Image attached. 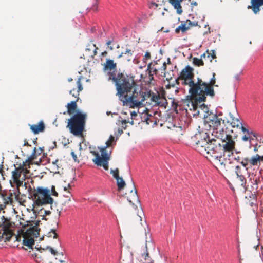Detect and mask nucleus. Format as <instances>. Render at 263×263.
I'll list each match as a JSON object with an SVG mask.
<instances>
[{"label": "nucleus", "mask_w": 263, "mask_h": 263, "mask_svg": "<svg viewBox=\"0 0 263 263\" xmlns=\"http://www.w3.org/2000/svg\"><path fill=\"white\" fill-rule=\"evenodd\" d=\"M205 57H206L205 53H203V54L201 55V57L205 58Z\"/></svg>", "instance_id": "63"}, {"label": "nucleus", "mask_w": 263, "mask_h": 263, "mask_svg": "<svg viewBox=\"0 0 263 263\" xmlns=\"http://www.w3.org/2000/svg\"><path fill=\"white\" fill-rule=\"evenodd\" d=\"M20 168H22V174L24 175V179H25L26 175L29 173V165H28V163H26L25 162H23V165L22 166H19Z\"/></svg>", "instance_id": "30"}, {"label": "nucleus", "mask_w": 263, "mask_h": 263, "mask_svg": "<svg viewBox=\"0 0 263 263\" xmlns=\"http://www.w3.org/2000/svg\"><path fill=\"white\" fill-rule=\"evenodd\" d=\"M193 63L195 65L197 66L204 65V62L202 60L198 58H194L193 59Z\"/></svg>", "instance_id": "33"}, {"label": "nucleus", "mask_w": 263, "mask_h": 263, "mask_svg": "<svg viewBox=\"0 0 263 263\" xmlns=\"http://www.w3.org/2000/svg\"><path fill=\"white\" fill-rule=\"evenodd\" d=\"M235 170H235V173H236L237 176L240 175L239 174L240 173V166H236V167H235Z\"/></svg>", "instance_id": "51"}, {"label": "nucleus", "mask_w": 263, "mask_h": 263, "mask_svg": "<svg viewBox=\"0 0 263 263\" xmlns=\"http://www.w3.org/2000/svg\"><path fill=\"white\" fill-rule=\"evenodd\" d=\"M115 144V137L112 135H110L109 139L106 142V146L103 147H98L101 155H100L98 152L92 151L90 153L95 156L92 161L95 164L99 166H102L105 170L109 168L108 162L110 159L111 151L108 152L107 148L111 146L112 144Z\"/></svg>", "instance_id": "4"}, {"label": "nucleus", "mask_w": 263, "mask_h": 263, "mask_svg": "<svg viewBox=\"0 0 263 263\" xmlns=\"http://www.w3.org/2000/svg\"><path fill=\"white\" fill-rule=\"evenodd\" d=\"M119 171L118 168H116L115 170H111L110 173L112 174L114 177L116 179L117 178H119L120 177L119 175Z\"/></svg>", "instance_id": "37"}, {"label": "nucleus", "mask_w": 263, "mask_h": 263, "mask_svg": "<svg viewBox=\"0 0 263 263\" xmlns=\"http://www.w3.org/2000/svg\"><path fill=\"white\" fill-rule=\"evenodd\" d=\"M45 214L46 215H50L51 214V212L50 211H47V210H45Z\"/></svg>", "instance_id": "56"}, {"label": "nucleus", "mask_w": 263, "mask_h": 263, "mask_svg": "<svg viewBox=\"0 0 263 263\" xmlns=\"http://www.w3.org/2000/svg\"><path fill=\"white\" fill-rule=\"evenodd\" d=\"M135 220L137 221H139L140 222V223L141 225H143L142 224V217L141 215H139V214H137L136 217H135Z\"/></svg>", "instance_id": "42"}, {"label": "nucleus", "mask_w": 263, "mask_h": 263, "mask_svg": "<svg viewBox=\"0 0 263 263\" xmlns=\"http://www.w3.org/2000/svg\"><path fill=\"white\" fill-rule=\"evenodd\" d=\"M125 57L128 61H130L133 58L132 51L130 49H127L125 52H122L118 57V58Z\"/></svg>", "instance_id": "27"}, {"label": "nucleus", "mask_w": 263, "mask_h": 263, "mask_svg": "<svg viewBox=\"0 0 263 263\" xmlns=\"http://www.w3.org/2000/svg\"><path fill=\"white\" fill-rule=\"evenodd\" d=\"M112 43V41L111 40H109L107 42H106V45L108 47V48L110 50H113L114 48L110 46L111 44Z\"/></svg>", "instance_id": "49"}, {"label": "nucleus", "mask_w": 263, "mask_h": 263, "mask_svg": "<svg viewBox=\"0 0 263 263\" xmlns=\"http://www.w3.org/2000/svg\"><path fill=\"white\" fill-rule=\"evenodd\" d=\"M2 167H3V166H2L1 167L0 166V173H1L2 172H3V169H2Z\"/></svg>", "instance_id": "62"}, {"label": "nucleus", "mask_w": 263, "mask_h": 263, "mask_svg": "<svg viewBox=\"0 0 263 263\" xmlns=\"http://www.w3.org/2000/svg\"><path fill=\"white\" fill-rule=\"evenodd\" d=\"M190 22V24H188L189 26V29L192 27H194V26H196L197 25H198V23L197 22H192L191 20H187L186 21V23H189Z\"/></svg>", "instance_id": "41"}, {"label": "nucleus", "mask_w": 263, "mask_h": 263, "mask_svg": "<svg viewBox=\"0 0 263 263\" xmlns=\"http://www.w3.org/2000/svg\"><path fill=\"white\" fill-rule=\"evenodd\" d=\"M57 212L58 213V215L60 216V213H61V211H59V210H57Z\"/></svg>", "instance_id": "64"}, {"label": "nucleus", "mask_w": 263, "mask_h": 263, "mask_svg": "<svg viewBox=\"0 0 263 263\" xmlns=\"http://www.w3.org/2000/svg\"><path fill=\"white\" fill-rule=\"evenodd\" d=\"M251 5L248 6V9H251L254 14H257L263 8V0H250Z\"/></svg>", "instance_id": "15"}, {"label": "nucleus", "mask_w": 263, "mask_h": 263, "mask_svg": "<svg viewBox=\"0 0 263 263\" xmlns=\"http://www.w3.org/2000/svg\"><path fill=\"white\" fill-rule=\"evenodd\" d=\"M118 124L119 125L121 126V127L123 129H126L127 128V122H126V119L122 120H119L118 121Z\"/></svg>", "instance_id": "35"}, {"label": "nucleus", "mask_w": 263, "mask_h": 263, "mask_svg": "<svg viewBox=\"0 0 263 263\" xmlns=\"http://www.w3.org/2000/svg\"><path fill=\"white\" fill-rule=\"evenodd\" d=\"M46 249H49L51 253L54 255H57L58 252L54 250L52 247L47 246Z\"/></svg>", "instance_id": "43"}, {"label": "nucleus", "mask_w": 263, "mask_h": 263, "mask_svg": "<svg viewBox=\"0 0 263 263\" xmlns=\"http://www.w3.org/2000/svg\"><path fill=\"white\" fill-rule=\"evenodd\" d=\"M131 119H136V118L138 116L137 112L135 111H130Z\"/></svg>", "instance_id": "48"}, {"label": "nucleus", "mask_w": 263, "mask_h": 263, "mask_svg": "<svg viewBox=\"0 0 263 263\" xmlns=\"http://www.w3.org/2000/svg\"><path fill=\"white\" fill-rule=\"evenodd\" d=\"M193 71V68L189 65L185 66L181 70L178 79L181 81L182 85L189 87V93L194 106L198 103L204 102L208 96L213 97L215 96L214 86L217 87L218 85L216 84L215 73H212V78L209 82L199 78L194 82Z\"/></svg>", "instance_id": "1"}, {"label": "nucleus", "mask_w": 263, "mask_h": 263, "mask_svg": "<svg viewBox=\"0 0 263 263\" xmlns=\"http://www.w3.org/2000/svg\"><path fill=\"white\" fill-rule=\"evenodd\" d=\"M23 241V245L28 247H32L34 243V241L33 238L27 239L24 238Z\"/></svg>", "instance_id": "32"}, {"label": "nucleus", "mask_w": 263, "mask_h": 263, "mask_svg": "<svg viewBox=\"0 0 263 263\" xmlns=\"http://www.w3.org/2000/svg\"><path fill=\"white\" fill-rule=\"evenodd\" d=\"M206 121L209 124L211 127L213 128V130L221 127V122L224 123V120L219 118L216 115H210L205 117Z\"/></svg>", "instance_id": "12"}, {"label": "nucleus", "mask_w": 263, "mask_h": 263, "mask_svg": "<svg viewBox=\"0 0 263 263\" xmlns=\"http://www.w3.org/2000/svg\"><path fill=\"white\" fill-rule=\"evenodd\" d=\"M242 132L244 133V135L242 137V140L245 141H249L251 144L252 141L255 138L257 141L261 140L258 139V134L252 130H249L245 127H241V128Z\"/></svg>", "instance_id": "13"}, {"label": "nucleus", "mask_w": 263, "mask_h": 263, "mask_svg": "<svg viewBox=\"0 0 263 263\" xmlns=\"http://www.w3.org/2000/svg\"><path fill=\"white\" fill-rule=\"evenodd\" d=\"M133 184V189L130 192L129 195L127 196V200L129 203H132L133 205L135 204H139V200L137 194V191L135 188V184L132 180Z\"/></svg>", "instance_id": "17"}, {"label": "nucleus", "mask_w": 263, "mask_h": 263, "mask_svg": "<svg viewBox=\"0 0 263 263\" xmlns=\"http://www.w3.org/2000/svg\"><path fill=\"white\" fill-rule=\"evenodd\" d=\"M237 177L240 181V185L243 186L246 183V180L245 177L242 175H237Z\"/></svg>", "instance_id": "39"}, {"label": "nucleus", "mask_w": 263, "mask_h": 263, "mask_svg": "<svg viewBox=\"0 0 263 263\" xmlns=\"http://www.w3.org/2000/svg\"><path fill=\"white\" fill-rule=\"evenodd\" d=\"M47 236L48 237H53L54 239H57L58 237V235L57 234L55 229H51L50 231L47 233Z\"/></svg>", "instance_id": "34"}, {"label": "nucleus", "mask_w": 263, "mask_h": 263, "mask_svg": "<svg viewBox=\"0 0 263 263\" xmlns=\"http://www.w3.org/2000/svg\"><path fill=\"white\" fill-rule=\"evenodd\" d=\"M86 118V114L78 111L68 120L67 127L74 135H81L84 129Z\"/></svg>", "instance_id": "7"}, {"label": "nucleus", "mask_w": 263, "mask_h": 263, "mask_svg": "<svg viewBox=\"0 0 263 263\" xmlns=\"http://www.w3.org/2000/svg\"><path fill=\"white\" fill-rule=\"evenodd\" d=\"M88 47H87L86 49V51H89L92 50V53L90 56L92 58H93L97 54V50L98 49V48L96 46V44H94L93 43L89 44Z\"/></svg>", "instance_id": "26"}, {"label": "nucleus", "mask_w": 263, "mask_h": 263, "mask_svg": "<svg viewBox=\"0 0 263 263\" xmlns=\"http://www.w3.org/2000/svg\"><path fill=\"white\" fill-rule=\"evenodd\" d=\"M14 222H11L4 216L2 217V222H0V240L4 239L5 242L9 241L11 238L14 237L15 241H21L22 235H14L12 230V228L14 227Z\"/></svg>", "instance_id": "8"}, {"label": "nucleus", "mask_w": 263, "mask_h": 263, "mask_svg": "<svg viewBox=\"0 0 263 263\" xmlns=\"http://www.w3.org/2000/svg\"><path fill=\"white\" fill-rule=\"evenodd\" d=\"M167 62L166 64H171V59L170 58H167Z\"/></svg>", "instance_id": "59"}, {"label": "nucleus", "mask_w": 263, "mask_h": 263, "mask_svg": "<svg viewBox=\"0 0 263 263\" xmlns=\"http://www.w3.org/2000/svg\"><path fill=\"white\" fill-rule=\"evenodd\" d=\"M142 257L144 259V263H153V260L149 256L146 246V252L142 254Z\"/></svg>", "instance_id": "29"}, {"label": "nucleus", "mask_w": 263, "mask_h": 263, "mask_svg": "<svg viewBox=\"0 0 263 263\" xmlns=\"http://www.w3.org/2000/svg\"><path fill=\"white\" fill-rule=\"evenodd\" d=\"M206 149L205 156L211 159L218 166H224L226 162V158L222 156V150L221 144L219 141L215 139L209 140V144Z\"/></svg>", "instance_id": "5"}, {"label": "nucleus", "mask_w": 263, "mask_h": 263, "mask_svg": "<svg viewBox=\"0 0 263 263\" xmlns=\"http://www.w3.org/2000/svg\"><path fill=\"white\" fill-rule=\"evenodd\" d=\"M231 117L232 118V121H231L230 124L232 127H236L237 128L241 129V127H243L241 122L238 118H234L233 116H231Z\"/></svg>", "instance_id": "25"}, {"label": "nucleus", "mask_w": 263, "mask_h": 263, "mask_svg": "<svg viewBox=\"0 0 263 263\" xmlns=\"http://www.w3.org/2000/svg\"><path fill=\"white\" fill-rule=\"evenodd\" d=\"M235 79H236V80H238H238H239V76H238V75H236V76H235Z\"/></svg>", "instance_id": "60"}, {"label": "nucleus", "mask_w": 263, "mask_h": 263, "mask_svg": "<svg viewBox=\"0 0 263 263\" xmlns=\"http://www.w3.org/2000/svg\"><path fill=\"white\" fill-rule=\"evenodd\" d=\"M211 52L212 53H209L208 51H207L208 53V58H210V61L212 62V59H215L216 58V55L214 53V50H211Z\"/></svg>", "instance_id": "38"}, {"label": "nucleus", "mask_w": 263, "mask_h": 263, "mask_svg": "<svg viewBox=\"0 0 263 263\" xmlns=\"http://www.w3.org/2000/svg\"><path fill=\"white\" fill-rule=\"evenodd\" d=\"M43 151L44 150L42 148L40 147L38 149H37L36 147L34 148L32 153L26 160V163H28L29 168H30V165L33 164H35L38 165L41 164L42 158H38L37 157L39 156L42 154Z\"/></svg>", "instance_id": "10"}, {"label": "nucleus", "mask_w": 263, "mask_h": 263, "mask_svg": "<svg viewBox=\"0 0 263 263\" xmlns=\"http://www.w3.org/2000/svg\"><path fill=\"white\" fill-rule=\"evenodd\" d=\"M254 186H253V189H252L253 190H255L256 191L257 190V188H258V184H257V181L256 180H254Z\"/></svg>", "instance_id": "50"}, {"label": "nucleus", "mask_w": 263, "mask_h": 263, "mask_svg": "<svg viewBox=\"0 0 263 263\" xmlns=\"http://www.w3.org/2000/svg\"><path fill=\"white\" fill-rule=\"evenodd\" d=\"M126 122H127V123H129L132 125L134 124V119H131L130 121L129 120H126Z\"/></svg>", "instance_id": "52"}, {"label": "nucleus", "mask_w": 263, "mask_h": 263, "mask_svg": "<svg viewBox=\"0 0 263 263\" xmlns=\"http://www.w3.org/2000/svg\"><path fill=\"white\" fill-rule=\"evenodd\" d=\"M123 129L122 128H119L118 130V133L120 134V135H121L123 133Z\"/></svg>", "instance_id": "55"}, {"label": "nucleus", "mask_w": 263, "mask_h": 263, "mask_svg": "<svg viewBox=\"0 0 263 263\" xmlns=\"http://www.w3.org/2000/svg\"><path fill=\"white\" fill-rule=\"evenodd\" d=\"M51 194L53 196L57 197L58 196V193L55 191V188L54 185L51 186Z\"/></svg>", "instance_id": "46"}, {"label": "nucleus", "mask_w": 263, "mask_h": 263, "mask_svg": "<svg viewBox=\"0 0 263 263\" xmlns=\"http://www.w3.org/2000/svg\"><path fill=\"white\" fill-rule=\"evenodd\" d=\"M254 152H257L258 151V148L257 147V144H256V145L255 146L254 148Z\"/></svg>", "instance_id": "58"}, {"label": "nucleus", "mask_w": 263, "mask_h": 263, "mask_svg": "<svg viewBox=\"0 0 263 263\" xmlns=\"http://www.w3.org/2000/svg\"><path fill=\"white\" fill-rule=\"evenodd\" d=\"M231 154L233 155L234 160H236L237 162H240L242 157H241L239 156L234 155H233V153L232 152L231 153Z\"/></svg>", "instance_id": "47"}, {"label": "nucleus", "mask_w": 263, "mask_h": 263, "mask_svg": "<svg viewBox=\"0 0 263 263\" xmlns=\"http://www.w3.org/2000/svg\"><path fill=\"white\" fill-rule=\"evenodd\" d=\"M166 63L165 62H162L160 60H153L147 65V68L146 72H147L148 76L143 77V74L141 75V78L143 79V81L148 84H151L152 81L154 80V75H157L159 71H160L163 77H166V79H172V76L169 72L166 71Z\"/></svg>", "instance_id": "3"}, {"label": "nucleus", "mask_w": 263, "mask_h": 263, "mask_svg": "<svg viewBox=\"0 0 263 263\" xmlns=\"http://www.w3.org/2000/svg\"><path fill=\"white\" fill-rule=\"evenodd\" d=\"M212 135L221 140H224L231 136L230 133L224 130L222 127L216 129L215 130H213Z\"/></svg>", "instance_id": "16"}, {"label": "nucleus", "mask_w": 263, "mask_h": 263, "mask_svg": "<svg viewBox=\"0 0 263 263\" xmlns=\"http://www.w3.org/2000/svg\"><path fill=\"white\" fill-rule=\"evenodd\" d=\"M183 0H169V2L173 6L174 8L176 10L177 13L181 14L182 13V7L180 3Z\"/></svg>", "instance_id": "24"}, {"label": "nucleus", "mask_w": 263, "mask_h": 263, "mask_svg": "<svg viewBox=\"0 0 263 263\" xmlns=\"http://www.w3.org/2000/svg\"><path fill=\"white\" fill-rule=\"evenodd\" d=\"M31 131L34 134H37L40 132H42L45 129V125L43 121H40L38 124H32L30 125Z\"/></svg>", "instance_id": "21"}, {"label": "nucleus", "mask_w": 263, "mask_h": 263, "mask_svg": "<svg viewBox=\"0 0 263 263\" xmlns=\"http://www.w3.org/2000/svg\"><path fill=\"white\" fill-rule=\"evenodd\" d=\"M117 68V64L114 63L112 60L108 59L106 61V63L104 64L103 69L104 71H112L116 70Z\"/></svg>", "instance_id": "22"}, {"label": "nucleus", "mask_w": 263, "mask_h": 263, "mask_svg": "<svg viewBox=\"0 0 263 263\" xmlns=\"http://www.w3.org/2000/svg\"><path fill=\"white\" fill-rule=\"evenodd\" d=\"M22 168L16 167L15 170L12 172V179L13 182L16 184L17 187L23 184V181L20 179L22 174Z\"/></svg>", "instance_id": "18"}, {"label": "nucleus", "mask_w": 263, "mask_h": 263, "mask_svg": "<svg viewBox=\"0 0 263 263\" xmlns=\"http://www.w3.org/2000/svg\"><path fill=\"white\" fill-rule=\"evenodd\" d=\"M81 78H79L77 81V85L78 87V90L77 92L75 93V89L73 88L72 90H70L69 93L71 94L72 96L74 97L75 98H77V100L74 101H71L70 103H68L67 105V114L71 115L75 112L76 113L77 111H76V109L77 108V102L78 101V99H79V92L83 90V86L81 83Z\"/></svg>", "instance_id": "9"}, {"label": "nucleus", "mask_w": 263, "mask_h": 263, "mask_svg": "<svg viewBox=\"0 0 263 263\" xmlns=\"http://www.w3.org/2000/svg\"><path fill=\"white\" fill-rule=\"evenodd\" d=\"M240 163L242 164V165L245 167H247L249 164V158L248 157L245 158L243 159L242 158Z\"/></svg>", "instance_id": "36"}, {"label": "nucleus", "mask_w": 263, "mask_h": 263, "mask_svg": "<svg viewBox=\"0 0 263 263\" xmlns=\"http://www.w3.org/2000/svg\"><path fill=\"white\" fill-rule=\"evenodd\" d=\"M0 198L2 200L3 202L5 204V205L7 204L11 203L12 201L11 195L8 196L6 194H0Z\"/></svg>", "instance_id": "28"}, {"label": "nucleus", "mask_w": 263, "mask_h": 263, "mask_svg": "<svg viewBox=\"0 0 263 263\" xmlns=\"http://www.w3.org/2000/svg\"><path fill=\"white\" fill-rule=\"evenodd\" d=\"M117 180V184L118 186V190L119 191L123 189L125 185V181L123 180V178L122 177H119V178L116 179Z\"/></svg>", "instance_id": "31"}, {"label": "nucleus", "mask_w": 263, "mask_h": 263, "mask_svg": "<svg viewBox=\"0 0 263 263\" xmlns=\"http://www.w3.org/2000/svg\"><path fill=\"white\" fill-rule=\"evenodd\" d=\"M191 5L192 6H197V3L196 2H192L191 3Z\"/></svg>", "instance_id": "57"}, {"label": "nucleus", "mask_w": 263, "mask_h": 263, "mask_svg": "<svg viewBox=\"0 0 263 263\" xmlns=\"http://www.w3.org/2000/svg\"><path fill=\"white\" fill-rule=\"evenodd\" d=\"M107 52L105 51L102 52L101 55L102 57H106L107 55Z\"/></svg>", "instance_id": "54"}, {"label": "nucleus", "mask_w": 263, "mask_h": 263, "mask_svg": "<svg viewBox=\"0 0 263 263\" xmlns=\"http://www.w3.org/2000/svg\"><path fill=\"white\" fill-rule=\"evenodd\" d=\"M58 162V160H56L55 161H53L52 162L53 164H55Z\"/></svg>", "instance_id": "61"}, {"label": "nucleus", "mask_w": 263, "mask_h": 263, "mask_svg": "<svg viewBox=\"0 0 263 263\" xmlns=\"http://www.w3.org/2000/svg\"><path fill=\"white\" fill-rule=\"evenodd\" d=\"M30 195L31 196L34 204L37 206L50 204L51 209L53 210V199L51 197L50 190L47 189L37 187L36 189L30 187Z\"/></svg>", "instance_id": "6"}, {"label": "nucleus", "mask_w": 263, "mask_h": 263, "mask_svg": "<svg viewBox=\"0 0 263 263\" xmlns=\"http://www.w3.org/2000/svg\"><path fill=\"white\" fill-rule=\"evenodd\" d=\"M150 93L149 96L145 98V100L148 99H150L152 102H153L158 105H160V102L159 100L160 99V96L159 94H155L151 90H145V95L147 96V94Z\"/></svg>", "instance_id": "20"}, {"label": "nucleus", "mask_w": 263, "mask_h": 263, "mask_svg": "<svg viewBox=\"0 0 263 263\" xmlns=\"http://www.w3.org/2000/svg\"><path fill=\"white\" fill-rule=\"evenodd\" d=\"M222 144L221 145V149L222 150V156H225V153H232L235 148V142L231 135L229 137L221 140Z\"/></svg>", "instance_id": "11"}, {"label": "nucleus", "mask_w": 263, "mask_h": 263, "mask_svg": "<svg viewBox=\"0 0 263 263\" xmlns=\"http://www.w3.org/2000/svg\"><path fill=\"white\" fill-rule=\"evenodd\" d=\"M109 79L115 82L117 95L123 105L133 108L140 107L145 101V98L149 96L150 93L146 96L145 90L143 91L141 87L137 85L133 79L128 78L122 73H118L117 76L115 73H110Z\"/></svg>", "instance_id": "2"}, {"label": "nucleus", "mask_w": 263, "mask_h": 263, "mask_svg": "<svg viewBox=\"0 0 263 263\" xmlns=\"http://www.w3.org/2000/svg\"><path fill=\"white\" fill-rule=\"evenodd\" d=\"M209 140L205 141H200L199 142L194 143V144H192L194 146V148L200 153L201 155L205 156L206 155V149H207V145L209 144Z\"/></svg>", "instance_id": "14"}, {"label": "nucleus", "mask_w": 263, "mask_h": 263, "mask_svg": "<svg viewBox=\"0 0 263 263\" xmlns=\"http://www.w3.org/2000/svg\"><path fill=\"white\" fill-rule=\"evenodd\" d=\"M151 58V53L148 51H146L143 60L144 62H146V61L147 60H149Z\"/></svg>", "instance_id": "40"}, {"label": "nucleus", "mask_w": 263, "mask_h": 263, "mask_svg": "<svg viewBox=\"0 0 263 263\" xmlns=\"http://www.w3.org/2000/svg\"><path fill=\"white\" fill-rule=\"evenodd\" d=\"M71 155L72 156V158L74 162H78V163L79 162V160L78 159L77 155L73 152H71Z\"/></svg>", "instance_id": "45"}, {"label": "nucleus", "mask_w": 263, "mask_h": 263, "mask_svg": "<svg viewBox=\"0 0 263 263\" xmlns=\"http://www.w3.org/2000/svg\"><path fill=\"white\" fill-rule=\"evenodd\" d=\"M95 3L91 8V9L93 11H97V7H98V1L99 0H95Z\"/></svg>", "instance_id": "44"}, {"label": "nucleus", "mask_w": 263, "mask_h": 263, "mask_svg": "<svg viewBox=\"0 0 263 263\" xmlns=\"http://www.w3.org/2000/svg\"><path fill=\"white\" fill-rule=\"evenodd\" d=\"M24 146H31L26 140L24 141Z\"/></svg>", "instance_id": "53"}, {"label": "nucleus", "mask_w": 263, "mask_h": 263, "mask_svg": "<svg viewBox=\"0 0 263 263\" xmlns=\"http://www.w3.org/2000/svg\"><path fill=\"white\" fill-rule=\"evenodd\" d=\"M190 22L187 23L186 22H182L181 24L175 29V33L178 34L180 31L182 33H185L187 30L189 29V26L188 24H190Z\"/></svg>", "instance_id": "23"}, {"label": "nucleus", "mask_w": 263, "mask_h": 263, "mask_svg": "<svg viewBox=\"0 0 263 263\" xmlns=\"http://www.w3.org/2000/svg\"><path fill=\"white\" fill-rule=\"evenodd\" d=\"M209 139V135L205 132H199L192 137V144L199 142L200 141H205Z\"/></svg>", "instance_id": "19"}]
</instances>
